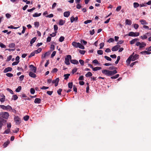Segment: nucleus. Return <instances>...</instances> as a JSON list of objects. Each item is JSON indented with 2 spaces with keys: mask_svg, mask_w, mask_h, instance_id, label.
<instances>
[{
  "mask_svg": "<svg viewBox=\"0 0 151 151\" xmlns=\"http://www.w3.org/2000/svg\"><path fill=\"white\" fill-rule=\"evenodd\" d=\"M7 90L9 91L11 94H13L14 93L13 91L9 88H7L6 89Z\"/></svg>",
  "mask_w": 151,
  "mask_h": 151,
  "instance_id": "47",
  "label": "nucleus"
},
{
  "mask_svg": "<svg viewBox=\"0 0 151 151\" xmlns=\"http://www.w3.org/2000/svg\"><path fill=\"white\" fill-rule=\"evenodd\" d=\"M36 39V38L35 37L34 38H32L30 41V44L32 45L33 43H34L35 42Z\"/></svg>",
  "mask_w": 151,
  "mask_h": 151,
  "instance_id": "32",
  "label": "nucleus"
},
{
  "mask_svg": "<svg viewBox=\"0 0 151 151\" xmlns=\"http://www.w3.org/2000/svg\"><path fill=\"white\" fill-rule=\"evenodd\" d=\"M35 91L33 88H31L30 89V93L32 94H34L35 93Z\"/></svg>",
  "mask_w": 151,
  "mask_h": 151,
  "instance_id": "53",
  "label": "nucleus"
},
{
  "mask_svg": "<svg viewBox=\"0 0 151 151\" xmlns=\"http://www.w3.org/2000/svg\"><path fill=\"white\" fill-rule=\"evenodd\" d=\"M92 75V73L91 72H89L86 74L85 76L86 77H88L91 76Z\"/></svg>",
  "mask_w": 151,
  "mask_h": 151,
  "instance_id": "30",
  "label": "nucleus"
},
{
  "mask_svg": "<svg viewBox=\"0 0 151 151\" xmlns=\"http://www.w3.org/2000/svg\"><path fill=\"white\" fill-rule=\"evenodd\" d=\"M70 14V12L69 11L65 12L64 13L63 15L65 17H68Z\"/></svg>",
  "mask_w": 151,
  "mask_h": 151,
  "instance_id": "14",
  "label": "nucleus"
},
{
  "mask_svg": "<svg viewBox=\"0 0 151 151\" xmlns=\"http://www.w3.org/2000/svg\"><path fill=\"white\" fill-rule=\"evenodd\" d=\"M77 70V68H75L73 69L72 70V73H74L75 72H76Z\"/></svg>",
  "mask_w": 151,
  "mask_h": 151,
  "instance_id": "59",
  "label": "nucleus"
},
{
  "mask_svg": "<svg viewBox=\"0 0 151 151\" xmlns=\"http://www.w3.org/2000/svg\"><path fill=\"white\" fill-rule=\"evenodd\" d=\"M125 23L126 24L130 25L131 24L132 22L130 20L127 19L126 20Z\"/></svg>",
  "mask_w": 151,
  "mask_h": 151,
  "instance_id": "21",
  "label": "nucleus"
},
{
  "mask_svg": "<svg viewBox=\"0 0 151 151\" xmlns=\"http://www.w3.org/2000/svg\"><path fill=\"white\" fill-rule=\"evenodd\" d=\"M114 41V39L112 38H110L109 40H108V42L109 43H110L111 42H112Z\"/></svg>",
  "mask_w": 151,
  "mask_h": 151,
  "instance_id": "55",
  "label": "nucleus"
},
{
  "mask_svg": "<svg viewBox=\"0 0 151 151\" xmlns=\"http://www.w3.org/2000/svg\"><path fill=\"white\" fill-rule=\"evenodd\" d=\"M78 19V17H77L74 18L73 16H72L70 18V22L72 23L74 21H77Z\"/></svg>",
  "mask_w": 151,
  "mask_h": 151,
  "instance_id": "15",
  "label": "nucleus"
},
{
  "mask_svg": "<svg viewBox=\"0 0 151 151\" xmlns=\"http://www.w3.org/2000/svg\"><path fill=\"white\" fill-rule=\"evenodd\" d=\"M136 45L137 46H139V49H140L145 47L146 46V44L144 42H136Z\"/></svg>",
  "mask_w": 151,
  "mask_h": 151,
  "instance_id": "4",
  "label": "nucleus"
},
{
  "mask_svg": "<svg viewBox=\"0 0 151 151\" xmlns=\"http://www.w3.org/2000/svg\"><path fill=\"white\" fill-rule=\"evenodd\" d=\"M29 67L31 71H32L34 73L36 72L37 68L33 65H30L29 66Z\"/></svg>",
  "mask_w": 151,
  "mask_h": 151,
  "instance_id": "9",
  "label": "nucleus"
},
{
  "mask_svg": "<svg viewBox=\"0 0 151 151\" xmlns=\"http://www.w3.org/2000/svg\"><path fill=\"white\" fill-rule=\"evenodd\" d=\"M59 80V79L58 78H57V80L56 81V83H55V86H58Z\"/></svg>",
  "mask_w": 151,
  "mask_h": 151,
  "instance_id": "52",
  "label": "nucleus"
},
{
  "mask_svg": "<svg viewBox=\"0 0 151 151\" xmlns=\"http://www.w3.org/2000/svg\"><path fill=\"white\" fill-rule=\"evenodd\" d=\"M134 7L135 8H136L139 6V4L138 3L134 2L133 3Z\"/></svg>",
  "mask_w": 151,
  "mask_h": 151,
  "instance_id": "33",
  "label": "nucleus"
},
{
  "mask_svg": "<svg viewBox=\"0 0 151 151\" xmlns=\"http://www.w3.org/2000/svg\"><path fill=\"white\" fill-rule=\"evenodd\" d=\"M139 22L141 23L143 25H147L148 24L147 22L144 19L140 20Z\"/></svg>",
  "mask_w": 151,
  "mask_h": 151,
  "instance_id": "18",
  "label": "nucleus"
},
{
  "mask_svg": "<svg viewBox=\"0 0 151 151\" xmlns=\"http://www.w3.org/2000/svg\"><path fill=\"white\" fill-rule=\"evenodd\" d=\"M29 116H28L26 115L24 117V120L25 121H27L29 119Z\"/></svg>",
  "mask_w": 151,
  "mask_h": 151,
  "instance_id": "41",
  "label": "nucleus"
},
{
  "mask_svg": "<svg viewBox=\"0 0 151 151\" xmlns=\"http://www.w3.org/2000/svg\"><path fill=\"white\" fill-rule=\"evenodd\" d=\"M72 45L76 48L79 47L82 49H84L85 47L81 44L79 42H73L72 43Z\"/></svg>",
  "mask_w": 151,
  "mask_h": 151,
  "instance_id": "2",
  "label": "nucleus"
},
{
  "mask_svg": "<svg viewBox=\"0 0 151 151\" xmlns=\"http://www.w3.org/2000/svg\"><path fill=\"white\" fill-rule=\"evenodd\" d=\"M0 107L4 110H10L12 109V107L9 105L5 106L4 105H0Z\"/></svg>",
  "mask_w": 151,
  "mask_h": 151,
  "instance_id": "6",
  "label": "nucleus"
},
{
  "mask_svg": "<svg viewBox=\"0 0 151 151\" xmlns=\"http://www.w3.org/2000/svg\"><path fill=\"white\" fill-rule=\"evenodd\" d=\"M14 119L16 123L17 124H19L21 122V119L20 118L17 116H15Z\"/></svg>",
  "mask_w": 151,
  "mask_h": 151,
  "instance_id": "8",
  "label": "nucleus"
},
{
  "mask_svg": "<svg viewBox=\"0 0 151 151\" xmlns=\"http://www.w3.org/2000/svg\"><path fill=\"white\" fill-rule=\"evenodd\" d=\"M50 54V53L49 52H46L45 54H42V58H44L48 56Z\"/></svg>",
  "mask_w": 151,
  "mask_h": 151,
  "instance_id": "20",
  "label": "nucleus"
},
{
  "mask_svg": "<svg viewBox=\"0 0 151 151\" xmlns=\"http://www.w3.org/2000/svg\"><path fill=\"white\" fill-rule=\"evenodd\" d=\"M140 53L142 54H150L151 53V52L147 51H144L141 52H140Z\"/></svg>",
  "mask_w": 151,
  "mask_h": 151,
  "instance_id": "23",
  "label": "nucleus"
},
{
  "mask_svg": "<svg viewBox=\"0 0 151 151\" xmlns=\"http://www.w3.org/2000/svg\"><path fill=\"white\" fill-rule=\"evenodd\" d=\"M143 28L145 29H149L150 30H151V28L149 29V27L147 25H143Z\"/></svg>",
  "mask_w": 151,
  "mask_h": 151,
  "instance_id": "56",
  "label": "nucleus"
},
{
  "mask_svg": "<svg viewBox=\"0 0 151 151\" xmlns=\"http://www.w3.org/2000/svg\"><path fill=\"white\" fill-rule=\"evenodd\" d=\"M92 22V20H88L86 21H85L84 22V23L85 24H86L89 23H90Z\"/></svg>",
  "mask_w": 151,
  "mask_h": 151,
  "instance_id": "45",
  "label": "nucleus"
},
{
  "mask_svg": "<svg viewBox=\"0 0 151 151\" xmlns=\"http://www.w3.org/2000/svg\"><path fill=\"white\" fill-rule=\"evenodd\" d=\"M139 40L138 39H134L132 40L131 41H130V43L132 45L135 43L136 42H137V41Z\"/></svg>",
  "mask_w": 151,
  "mask_h": 151,
  "instance_id": "16",
  "label": "nucleus"
},
{
  "mask_svg": "<svg viewBox=\"0 0 151 151\" xmlns=\"http://www.w3.org/2000/svg\"><path fill=\"white\" fill-rule=\"evenodd\" d=\"M6 75L9 77H12L13 76V74L10 73H7Z\"/></svg>",
  "mask_w": 151,
  "mask_h": 151,
  "instance_id": "48",
  "label": "nucleus"
},
{
  "mask_svg": "<svg viewBox=\"0 0 151 151\" xmlns=\"http://www.w3.org/2000/svg\"><path fill=\"white\" fill-rule=\"evenodd\" d=\"M117 73V71L116 70L112 71H110V76L113 75Z\"/></svg>",
  "mask_w": 151,
  "mask_h": 151,
  "instance_id": "22",
  "label": "nucleus"
},
{
  "mask_svg": "<svg viewBox=\"0 0 151 151\" xmlns=\"http://www.w3.org/2000/svg\"><path fill=\"white\" fill-rule=\"evenodd\" d=\"M0 47L2 48H6V45L1 42H0Z\"/></svg>",
  "mask_w": 151,
  "mask_h": 151,
  "instance_id": "35",
  "label": "nucleus"
},
{
  "mask_svg": "<svg viewBox=\"0 0 151 151\" xmlns=\"http://www.w3.org/2000/svg\"><path fill=\"white\" fill-rule=\"evenodd\" d=\"M68 87L70 88H71L73 87V83L72 82L69 83L68 84Z\"/></svg>",
  "mask_w": 151,
  "mask_h": 151,
  "instance_id": "42",
  "label": "nucleus"
},
{
  "mask_svg": "<svg viewBox=\"0 0 151 151\" xmlns=\"http://www.w3.org/2000/svg\"><path fill=\"white\" fill-rule=\"evenodd\" d=\"M18 96L16 95H14L12 96V99H13L14 100H16L18 99Z\"/></svg>",
  "mask_w": 151,
  "mask_h": 151,
  "instance_id": "38",
  "label": "nucleus"
},
{
  "mask_svg": "<svg viewBox=\"0 0 151 151\" xmlns=\"http://www.w3.org/2000/svg\"><path fill=\"white\" fill-rule=\"evenodd\" d=\"M3 98H2L1 99H0V101L2 103L4 102L5 100V96L4 95H3Z\"/></svg>",
  "mask_w": 151,
  "mask_h": 151,
  "instance_id": "46",
  "label": "nucleus"
},
{
  "mask_svg": "<svg viewBox=\"0 0 151 151\" xmlns=\"http://www.w3.org/2000/svg\"><path fill=\"white\" fill-rule=\"evenodd\" d=\"M41 13L38 14L37 13H35L33 14L32 16L34 17H36L40 16L41 15Z\"/></svg>",
  "mask_w": 151,
  "mask_h": 151,
  "instance_id": "26",
  "label": "nucleus"
},
{
  "mask_svg": "<svg viewBox=\"0 0 151 151\" xmlns=\"http://www.w3.org/2000/svg\"><path fill=\"white\" fill-rule=\"evenodd\" d=\"M35 73H33L32 72H30L29 73V75L30 76L33 78H35L36 77V76Z\"/></svg>",
  "mask_w": 151,
  "mask_h": 151,
  "instance_id": "13",
  "label": "nucleus"
},
{
  "mask_svg": "<svg viewBox=\"0 0 151 151\" xmlns=\"http://www.w3.org/2000/svg\"><path fill=\"white\" fill-rule=\"evenodd\" d=\"M21 89V87L20 86H19L17 88L16 90V91L18 92H19Z\"/></svg>",
  "mask_w": 151,
  "mask_h": 151,
  "instance_id": "44",
  "label": "nucleus"
},
{
  "mask_svg": "<svg viewBox=\"0 0 151 151\" xmlns=\"http://www.w3.org/2000/svg\"><path fill=\"white\" fill-rule=\"evenodd\" d=\"M97 53L99 55H102L103 54V51L101 50H99L97 51Z\"/></svg>",
  "mask_w": 151,
  "mask_h": 151,
  "instance_id": "64",
  "label": "nucleus"
},
{
  "mask_svg": "<svg viewBox=\"0 0 151 151\" xmlns=\"http://www.w3.org/2000/svg\"><path fill=\"white\" fill-rule=\"evenodd\" d=\"M42 51V49L41 48H38L37 50H35L34 51L35 54H37L40 53Z\"/></svg>",
  "mask_w": 151,
  "mask_h": 151,
  "instance_id": "31",
  "label": "nucleus"
},
{
  "mask_svg": "<svg viewBox=\"0 0 151 151\" xmlns=\"http://www.w3.org/2000/svg\"><path fill=\"white\" fill-rule=\"evenodd\" d=\"M139 32H130L128 35L129 36L132 37H137L139 36Z\"/></svg>",
  "mask_w": 151,
  "mask_h": 151,
  "instance_id": "7",
  "label": "nucleus"
},
{
  "mask_svg": "<svg viewBox=\"0 0 151 151\" xmlns=\"http://www.w3.org/2000/svg\"><path fill=\"white\" fill-rule=\"evenodd\" d=\"M10 141L9 140H8L6 142H4V147H6L7 145H8V144L9 143Z\"/></svg>",
  "mask_w": 151,
  "mask_h": 151,
  "instance_id": "28",
  "label": "nucleus"
},
{
  "mask_svg": "<svg viewBox=\"0 0 151 151\" xmlns=\"http://www.w3.org/2000/svg\"><path fill=\"white\" fill-rule=\"evenodd\" d=\"M134 27L135 29H137L138 28L139 25L137 24H134Z\"/></svg>",
  "mask_w": 151,
  "mask_h": 151,
  "instance_id": "63",
  "label": "nucleus"
},
{
  "mask_svg": "<svg viewBox=\"0 0 151 151\" xmlns=\"http://www.w3.org/2000/svg\"><path fill=\"white\" fill-rule=\"evenodd\" d=\"M15 44L14 43H12L9 44L8 47L10 48H13L15 47Z\"/></svg>",
  "mask_w": 151,
  "mask_h": 151,
  "instance_id": "25",
  "label": "nucleus"
},
{
  "mask_svg": "<svg viewBox=\"0 0 151 151\" xmlns=\"http://www.w3.org/2000/svg\"><path fill=\"white\" fill-rule=\"evenodd\" d=\"M12 70V68L11 67H9L4 69V73H7L9 71H11Z\"/></svg>",
  "mask_w": 151,
  "mask_h": 151,
  "instance_id": "11",
  "label": "nucleus"
},
{
  "mask_svg": "<svg viewBox=\"0 0 151 151\" xmlns=\"http://www.w3.org/2000/svg\"><path fill=\"white\" fill-rule=\"evenodd\" d=\"M19 27H14L12 25H10L8 27V28H9L10 29H17Z\"/></svg>",
  "mask_w": 151,
  "mask_h": 151,
  "instance_id": "29",
  "label": "nucleus"
},
{
  "mask_svg": "<svg viewBox=\"0 0 151 151\" xmlns=\"http://www.w3.org/2000/svg\"><path fill=\"white\" fill-rule=\"evenodd\" d=\"M70 76V74H65L64 75V76L65 77L64 79L65 80H67L69 76Z\"/></svg>",
  "mask_w": 151,
  "mask_h": 151,
  "instance_id": "36",
  "label": "nucleus"
},
{
  "mask_svg": "<svg viewBox=\"0 0 151 151\" xmlns=\"http://www.w3.org/2000/svg\"><path fill=\"white\" fill-rule=\"evenodd\" d=\"M99 45H100V49H102L103 47L104 46V43L103 42L101 43Z\"/></svg>",
  "mask_w": 151,
  "mask_h": 151,
  "instance_id": "58",
  "label": "nucleus"
},
{
  "mask_svg": "<svg viewBox=\"0 0 151 151\" xmlns=\"http://www.w3.org/2000/svg\"><path fill=\"white\" fill-rule=\"evenodd\" d=\"M41 101V99L40 98H36L34 102L35 104H40Z\"/></svg>",
  "mask_w": 151,
  "mask_h": 151,
  "instance_id": "17",
  "label": "nucleus"
},
{
  "mask_svg": "<svg viewBox=\"0 0 151 151\" xmlns=\"http://www.w3.org/2000/svg\"><path fill=\"white\" fill-rule=\"evenodd\" d=\"M34 25L35 27L37 28L39 25V22H36L34 23Z\"/></svg>",
  "mask_w": 151,
  "mask_h": 151,
  "instance_id": "34",
  "label": "nucleus"
},
{
  "mask_svg": "<svg viewBox=\"0 0 151 151\" xmlns=\"http://www.w3.org/2000/svg\"><path fill=\"white\" fill-rule=\"evenodd\" d=\"M104 58L106 59L107 60H109V61H111V59L110 58V57L106 56H104Z\"/></svg>",
  "mask_w": 151,
  "mask_h": 151,
  "instance_id": "50",
  "label": "nucleus"
},
{
  "mask_svg": "<svg viewBox=\"0 0 151 151\" xmlns=\"http://www.w3.org/2000/svg\"><path fill=\"white\" fill-rule=\"evenodd\" d=\"M79 63L81 65H83L84 64V61L82 60H79Z\"/></svg>",
  "mask_w": 151,
  "mask_h": 151,
  "instance_id": "57",
  "label": "nucleus"
},
{
  "mask_svg": "<svg viewBox=\"0 0 151 151\" xmlns=\"http://www.w3.org/2000/svg\"><path fill=\"white\" fill-rule=\"evenodd\" d=\"M65 22V21L61 19L60 20L59 24L60 25H62L64 24Z\"/></svg>",
  "mask_w": 151,
  "mask_h": 151,
  "instance_id": "27",
  "label": "nucleus"
},
{
  "mask_svg": "<svg viewBox=\"0 0 151 151\" xmlns=\"http://www.w3.org/2000/svg\"><path fill=\"white\" fill-rule=\"evenodd\" d=\"M71 56L70 55H68L65 58V64L67 65H69L70 64V60H71Z\"/></svg>",
  "mask_w": 151,
  "mask_h": 151,
  "instance_id": "5",
  "label": "nucleus"
},
{
  "mask_svg": "<svg viewBox=\"0 0 151 151\" xmlns=\"http://www.w3.org/2000/svg\"><path fill=\"white\" fill-rule=\"evenodd\" d=\"M101 68L99 67H96L95 68H93L92 70H93L96 71L100 70L101 69Z\"/></svg>",
  "mask_w": 151,
  "mask_h": 151,
  "instance_id": "24",
  "label": "nucleus"
},
{
  "mask_svg": "<svg viewBox=\"0 0 151 151\" xmlns=\"http://www.w3.org/2000/svg\"><path fill=\"white\" fill-rule=\"evenodd\" d=\"M0 116L4 119H7L8 118L9 115L7 112H1L0 113Z\"/></svg>",
  "mask_w": 151,
  "mask_h": 151,
  "instance_id": "3",
  "label": "nucleus"
},
{
  "mask_svg": "<svg viewBox=\"0 0 151 151\" xmlns=\"http://www.w3.org/2000/svg\"><path fill=\"white\" fill-rule=\"evenodd\" d=\"M142 40L146 39L147 38V36L145 35H144L140 36Z\"/></svg>",
  "mask_w": 151,
  "mask_h": 151,
  "instance_id": "37",
  "label": "nucleus"
},
{
  "mask_svg": "<svg viewBox=\"0 0 151 151\" xmlns=\"http://www.w3.org/2000/svg\"><path fill=\"white\" fill-rule=\"evenodd\" d=\"M102 71L103 73L108 76H110V70H104Z\"/></svg>",
  "mask_w": 151,
  "mask_h": 151,
  "instance_id": "10",
  "label": "nucleus"
},
{
  "mask_svg": "<svg viewBox=\"0 0 151 151\" xmlns=\"http://www.w3.org/2000/svg\"><path fill=\"white\" fill-rule=\"evenodd\" d=\"M54 29L55 32H57V31L58 30V26L56 25H54Z\"/></svg>",
  "mask_w": 151,
  "mask_h": 151,
  "instance_id": "54",
  "label": "nucleus"
},
{
  "mask_svg": "<svg viewBox=\"0 0 151 151\" xmlns=\"http://www.w3.org/2000/svg\"><path fill=\"white\" fill-rule=\"evenodd\" d=\"M10 132V129H8L7 130H6L4 134H8Z\"/></svg>",
  "mask_w": 151,
  "mask_h": 151,
  "instance_id": "49",
  "label": "nucleus"
},
{
  "mask_svg": "<svg viewBox=\"0 0 151 151\" xmlns=\"http://www.w3.org/2000/svg\"><path fill=\"white\" fill-rule=\"evenodd\" d=\"M134 55V53H133L132 55H131L126 60V63L128 65L130 64L131 60L132 61H134L137 59L139 58L138 55L135 54Z\"/></svg>",
  "mask_w": 151,
  "mask_h": 151,
  "instance_id": "1",
  "label": "nucleus"
},
{
  "mask_svg": "<svg viewBox=\"0 0 151 151\" xmlns=\"http://www.w3.org/2000/svg\"><path fill=\"white\" fill-rule=\"evenodd\" d=\"M11 14H9L7 13L6 14V17L7 18H10L11 17Z\"/></svg>",
  "mask_w": 151,
  "mask_h": 151,
  "instance_id": "61",
  "label": "nucleus"
},
{
  "mask_svg": "<svg viewBox=\"0 0 151 151\" xmlns=\"http://www.w3.org/2000/svg\"><path fill=\"white\" fill-rule=\"evenodd\" d=\"M70 62L74 64H77L78 63V61L76 60H70Z\"/></svg>",
  "mask_w": 151,
  "mask_h": 151,
  "instance_id": "19",
  "label": "nucleus"
},
{
  "mask_svg": "<svg viewBox=\"0 0 151 151\" xmlns=\"http://www.w3.org/2000/svg\"><path fill=\"white\" fill-rule=\"evenodd\" d=\"M79 52L81 54H83V55H84L85 52V50H80L79 51Z\"/></svg>",
  "mask_w": 151,
  "mask_h": 151,
  "instance_id": "60",
  "label": "nucleus"
},
{
  "mask_svg": "<svg viewBox=\"0 0 151 151\" xmlns=\"http://www.w3.org/2000/svg\"><path fill=\"white\" fill-rule=\"evenodd\" d=\"M119 74H116L115 76H112L111 77V79H116L118 78L119 77Z\"/></svg>",
  "mask_w": 151,
  "mask_h": 151,
  "instance_id": "39",
  "label": "nucleus"
},
{
  "mask_svg": "<svg viewBox=\"0 0 151 151\" xmlns=\"http://www.w3.org/2000/svg\"><path fill=\"white\" fill-rule=\"evenodd\" d=\"M12 57L11 55H9V56L7 57L6 61H9L12 59Z\"/></svg>",
  "mask_w": 151,
  "mask_h": 151,
  "instance_id": "51",
  "label": "nucleus"
},
{
  "mask_svg": "<svg viewBox=\"0 0 151 151\" xmlns=\"http://www.w3.org/2000/svg\"><path fill=\"white\" fill-rule=\"evenodd\" d=\"M64 37L63 36H61L59 39V41L60 42H63L64 40Z\"/></svg>",
  "mask_w": 151,
  "mask_h": 151,
  "instance_id": "40",
  "label": "nucleus"
},
{
  "mask_svg": "<svg viewBox=\"0 0 151 151\" xmlns=\"http://www.w3.org/2000/svg\"><path fill=\"white\" fill-rule=\"evenodd\" d=\"M120 47V45H116L113 47L111 49L113 51H115L118 50L119 48Z\"/></svg>",
  "mask_w": 151,
  "mask_h": 151,
  "instance_id": "12",
  "label": "nucleus"
},
{
  "mask_svg": "<svg viewBox=\"0 0 151 151\" xmlns=\"http://www.w3.org/2000/svg\"><path fill=\"white\" fill-rule=\"evenodd\" d=\"M120 56H118L117 57V59L116 60L115 62V63L116 64H117L118 63L119 61L120 60Z\"/></svg>",
  "mask_w": 151,
  "mask_h": 151,
  "instance_id": "43",
  "label": "nucleus"
},
{
  "mask_svg": "<svg viewBox=\"0 0 151 151\" xmlns=\"http://www.w3.org/2000/svg\"><path fill=\"white\" fill-rule=\"evenodd\" d=\"M56 53V52L55 51H53L52 52V53L51 55V58H53V57H54Z\"/></svg>",
  "mask_w": 151,
  "mask_h": 151,
  "instance_id": "62",
  "label": "nucleus"
}]
</instances>
